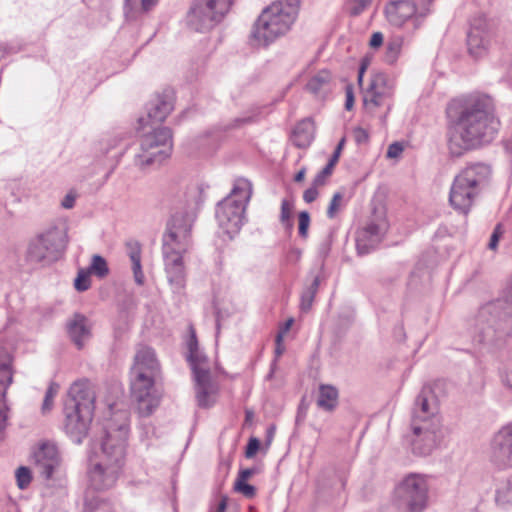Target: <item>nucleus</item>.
<instances>
[{
    "label": "nucleus",
    "instance_id": "obj_1",
    "mask_svg": "<svg viewBox=\"0 0 512 512\" xmlns=\"http://www.w3.org/2000/svg\"><path fill=\"white\" fill-rule=\"evenodd\" d=\"M448 113L451 122L447 148L453 158L491 144L501 127L495 103L487 94L473 93L456 99Z\"/></svg>",
    "mask_w": 512,
    "mask_h": 512
},
{
    "label": "nucleus",
    "instance_id": "obj_2",
    "mask_svg": "<svg viewBox=\"0 0 512 512\" xmlns=\"http://www.w3.org/2000/svg\"><path fill=\"white\" fill-rule=\"evenodd\" d=\"M298 0H277L266 7L254 24L251 40L255 45L267 46L286 34L298 13Z\"/></svg>",
    "mask_w": 512,
    "mask_h": 512
},
{
    "label": "nucleus",
    "instance_id": "obj_3",
    "mask_svg": "<svg viewBox=\"0 0 512 512\" xmlns=\"http://www.w3.org/2000/svg\"><path fill=\"white\" fill-rule=\"evenodd\" d=\"M512 282L507 288V299L482 306L473 320V330L480 343H494L512 329Z\"/></svg>",
    "mask_w": 512,
    "mask_h": 512
},
{
    "label": "nucleus",
    "instance_id": "obj_4",
    "mask_svg": "<svg viewBox=\"0 0 512 512\" xmlns=\"http://www.w3.org/2000/svg\"><path fill=\"white\" fill-rule=\"evenodd\" d=\"M68 242L65 223L50 225L29 241L25 260L32 265L48 266L62 257Z\"/></svg>",
    "mask_w": 512,
    "mask_h": 512
},
{
    "label": "nucleus",
    "instance_id": "obj_5",
    "mask_svg": "<svg viewBox=\"0 0 512 512\" xmlns=\"http://www.w3.org/2000/svg\"><path fill=\"white\" fill-rule=\"evenodd\" d=\"M252 195V184L247 179H238L231 193L218 203L216 219L219 226L230 236L239 232L244 222L246 205Z\"/></svg>",
    "mask_w": 512,
    "mask_h": 512
},
{
    "label": "nucleus",
    "instance_id": "obj_6",
    "mask_svg": "<svg viewBox=\"0 0 512 512\" xmlns=\"http://www.w3.org/2000/svg\"><path fill=\"white\" fill-rule=\"evenodd\" d=\"M195 220L193 208L176 211L167 224L162 238L163 255L185 254L192 246V226Z\"/></svg>",
    "mask_w": 512,
    "mask_h": 512
},
{
    "label": "nucleus",
    "instance_id": "obj_7",
    "mask_svg": "<svg viewBox=\"0 0 512 512\" xmlns=\"http://www.w3.org/2000/svg\"><path fill=\"white\" fill-rule=\"evenodd\" d=\"M429 485L422 474L405 476L394 489V502L404 512H423L428 507Z\"/></svg>",
    "mask_w": 512,
    "mask_h": 512
},
{
    "label": "nucleus",
    "instance_id": "obj_8",
    "mask_svg": "<svg viewBox=\"0 0 512 512\" xmlns=\"http://www.w3.org/2000/svg\"><path fill=\"white\" fill-rule=\"evenodd\" d=\"M128 432L129 428L125 413L116 414L115 418L107 420L104 425L99 458L123 466L126 456Z\"/></svg>",
    "mask_w": 512,
    "mask_h": 512
},
{
    "label": "nucleus",
    "instance_id": "obj_9",
    "mask_svg": "<svg viewBox=\"0 0 512 512\" xmlns=\"http://www.w3.org/2000/svg\"><path fill=\"white\" fill-rule=\"evenodd\" d=\"M172 150V131L159 127L144 133L140 138L139 152L134 156V164L144 169L154 163H161Z\"/></svg>",
    "mask_w": 512,
    "mask_h": 512
},
{
    "label": "nucleus",
    "instance_id": "obj_10",
    "mask_svg": "<svg viewBox=\"0 0 512 512\" xmlns=\"http://www.w3.org/2000/svg\"><path fill=\"white\" fill-rule=\"evenodd\" d=\"M233 3L234 0H194L187 23L197 32H207L224 19Z\"/></svg>",
    "mask_w": 512,
    "mask_h": 512
},
{
    "label": "nucleus",
    "instance_id": "obj_11",
    "mask_svg": "<svg viewBox=\"0 0 512 512\" xmlns=\"http://www.w3.org/2000/svg\"><path fill=\"white\" fill-rule=\"evenodd\" d=\"M413 436L411 449L415 455L427 456L437 449L445 438V430L441 419L432 422H411Z\"/></svg>",
    "mask_w": 512,
    "mask_h": 512
},
{
    "label": "nucleus",
    "instance_id": "obj_12",
    "mask_svg": "<svg viewBox=\"0 0 512 512\" xmlns=\"http://www.w3.org/2000/svg\"><path fill=\"white\" fill-rule=\"evenodd\" d=\"M193 354L189 352L188 361L194 374L197 404L201 408H209L215 403L217 389L211 380L207 358L199 349Z\"/></svg>",
    "mask_w": 512,
    "mask_h": 512
},
{
    "label": "nucleus",
    "instance_id": "obj_13",
    "mask_svg": "<svg viewBox=\"0 0 512 512\" xmlns=\"http://www.w3.org/2000/svg\"><path fill=\"white\" fill-rule=\"evenodd\" d=\"M395 83L385 73H376L372 76L368 88L363 94V105L370 114H375L379 107L385 106L387 111L391 109V100L394 95Z\"/></svg>",
    "mask_w": 512,
    "mask_h": 512
},
{
    "label": "nucleus",
    "instance_id": "obj_14",
    "mask_svg": "<svg viewBox=\"0 0 512 512\" xmlns=\"http://www.w3.org/2000/svg\"><path fill=\"white\" fill-rule=\"evenodd\" d=\"M158 376L130 369L131 397L138 402L139 410L145 416L150 415L158 404V401L153 397Z\"/></svg>",
    "mask_w": 512,
    "mask_h": 512
},
{
    "label": "nucleus",
    "instance_id": "obj_15",
    "mask_svg": "<svg viewBox=\"0 0 512 512\" xmlns=\"http://www.w3.org/2000/svg\"><path fill=\"white\" fill-rule=\"evenodd\" d=\"M123 466L100 459L89 471L90 486L96 491H106L115 486Z\"/></svg>",
    "mask_w": 512,
    "mask_h": 512
},
{
    "label": "nucleus",
    "instance_id": "obj_16",
    "mask_svg": "<svg viewBox=\"0 0 512 512\" xmlns=\"http://www.w3.org/2000/svg\"><path fill=\"white\" fill-rule=\"evenodd\" d=\"M35 469L45 480L53 479L61 468V457L55 444L44 442L34 453Z\"/></svg>",
    "mask_w": 512,
    "mask_h": 512
},
{
    "label": "nucleus",
    "instance_id": "obj_17",
    "mask_svg": "<svg viewBox=\"0 0 512 512\" xmlns=\"http://www.w3.org/2000/svg\"><path fill=\"white\" fill-rule=\"evenodd\" d=\"M65 415V430L67 434L70 435L75 443L80 444L88 433L94 413L87 409L81 410L69 407V404H66Z\"/></svg>",
    "mask_w": 512,
    "mask_h": 512
},
{
    "label": "nucleus",
    "instance_id": "obj_18",
    "mask_svg": "<svg viewBox=\"0 0 512 512\" xmlns=\"http://www.w3.org/2000/svg\"><path fill=\"white\" fill-rule=\"evenodd\" d=\"M481 192L456 175L450 189L449 202L455 210L466 215Z\"/></svg>",
    "mask_w": 512,
    "mask_h": 512
},
{
    "label": "nucleus",
    "instance_id": "obj_19",
    "mask_svg": "<svg viewBox=\"0 0 512 512\" xmlns=\"http://www.w3.org/2000/svg\"><path fill=\"white\" fill-rule=\"evenodd\" d=\"M174 109V91L170 88L164 89L161 94L149 103L147 108V119H139V124L144 129L149 122L161 123Z\"/></svg>",
    "mask_w": 512,
    "mask_h": 512
},
{
    "label": "nucleus",
    "instance_id": "obj_20",
    "mask_svg": "<svg viewBox=\"0 0 512 512\" xmlns=\"http://www.w3.org/2000/svg\"><path fill=\"white\" fill-rule=\"evenodd\" d=\"M434 419H441L438 401L430 387H423L415 400L411 422H432Z\"/></svg>",
    "mask_w": 512,
    "mask_h": 512
},
{
    "label": "nucleus",
    "instance_id": "obj_21",
    "mask_svg": "<svg viewBox=\"0 0 512 512\" xmlns=\"http://www.w3.org/2000/svg\"><path fill=\"white\" fill-rule=\"evenodd\" d=\"M69 407L87 409L94 413L96 393L94 386L88 379L75 381L69 388Z\"/></svg>",
    "mask_w": 512,
    "mask_h": 512
},
{
    "label": "nucleus",
    "instance_id": "obj_22",
    "mask_svg": "<svg viewBox=\"0 0 512 512\" xmlns=\"http://www.w3.org/2000/svg\"><path fill=\"white\" fill-rule=\"evenodd\" d=\"M417 6L409 0H397L389 3L385 7V14L389 23L393 26L401 27L407 20L415 16V26L421 24V18L424 14L416 15Z\"/></svg>",
    "mask_w": 512,
    "mask_h": 512
},
{
    "label": "nucleus",
    "instance_id": "obj_23",
    "mask_svg": "<svg viewBox=\"0 0 512 512\" xmlns=\"http://www.w3.org/2000/svg\"><path fill=\"white\" fill-rule=\"evenodd\" d=\"M491 458L500 467L512 466V424L495 435Z\"/></svg>",
    "mask_w": 512,
    "mask_h": 512
},
{
    "label": "nucleus",
    "instance_id": "obj_24",
    "mask_svg": "<svg viewBox=\"0 0 512 512\" xmlns=\"http://www.w3.org/2000/svg\"><path fill=\"white\" fill-rule=\"evenodd\" d=\"M466 183L480 191L485 189L492 177V167L485 162H470L458 174Z\"/></svg>",
    "mask_w": 512,
    "mask_h": 512
},
{
    "label": "nucleus",
    "instance_id": "obj_25",
    "mask_svg": "<svg viewBox=\"0 0 512 512\" xmlns=\"http://www.w3.org/2000/svg\"><path fill=\"white\" fill-rule=\"evenodd\" d=\"M67 332L71 341L82 349L85 342L91 337V324L86 316L75 313L71 319L67 321Z\"/></svg>",
    "mask_w": 512,
    "mask_h": 512
},
{
    "label": "nucleus",
    "instance_id": "obj_26",
    "mask_svg": "<svg viewBox=\"0 0 512 512\" xmlns=\"http://www.w3.org/2000/svg\"><path fill=\"white\" fill-rule=\"evenodd\" d=\"M163 256L168 281L174 290L180 291L185 286L183 255L168 254Z\"/></svg>",
    "mask_w": 512,
    "mask_h": 512
},
{
    "label": "nucleus",
    "instance_id": "obj_27",
    "mask_svg": "<svg viewBox=\"0 0 512 512\" xmlns=\"http://www.w3.org/2000/svg\"><path fill=\"white\" fill-rule=\"evenodd\" d=\"M131 369L148 374L159 375L160 364L156 358L154 350L147 346L138 347Z\"/></svg>",
    "mask_w": 512,
    "mask_h": 512
},
{
    "label": "nucleus",
    "instance_id": "obj_28",
    "mask_svg": "<svg viewBox=\"0 0 512 512\" xmlns=\"http://www.w3.org/2000/svg\"><path fill=\"white\" fill-rule=\"evenodd\" d=\"M382 229L376 223H369L359 231L356 238V247L359 254H367L382 240Z\"/></svg>",
    "mask_w": 512,
    "mask_h": 512
},
{
    "label": "nucleus",
    "instance_id": "obj_29",
    "mask_svg": "<svg viewBox=\"0 0 512 512\" xmlns=\"http://www.w3.org/2000/svg\"><path fill=\"white\" fill-rule=\"evenodd\" d=\"M13 358L5 348H0V397L6 398L8 387L13 382Z\"/></svg>",
    "mask_w": 512,
    "mask_h": 512
},
{
    "label": "nucleus",
    "instance_id": "obj_30",
    "mask_svg": "<svg viewBox=\"0 0 512 512\" xmlns=\"http://www.w3.org/2000/svg\"><path fill=\"white\" fill-rule=\"evenodd\" d=\"M315 124L311 118L300 121L293 130V143L298 148L308 147L314 139Z\"/></svg>",
    "mask_w": 512,
    "mask_h": 512
},
{
    "label": "nucleus",
    "instance_id": "obj_31",
    "mask_svg": "<svg viewBox=\"0 0 512 512\" xmlns=\"http://www.w3.org/2000/svg\"><path fill=\"white\" fill-rule=\"evenodd\" d=\"M338 390L332 385L322 384L319 387L317 405L325 411H333L338 405Z\"/></svg>",
    "mask_w": 512,
    "mask_h": 512
},
{
    "label": "nucleus",
    "instance_id": "obj_32",
    "mask_svg": "<svg viewBox=\"0 0 512 512\" xmlns=\"http://www.w3.org/2000/svg\"><path fill=\"white\" fill-rule=\"evenodd\" d=\"M320 286V277L315 276L310 285L304 288L301 294L300 309L302 312H309L312 308L315 296Z\"/></svg>",
    "mask_w": 512,
    "mask_h": 512
},
{
    "label": "nucleus",
    "instance_id": "obj_33",
    "mask_svg": "<svg viewBox=\"0 0 512 512\" xmlns=\"http://www.w3.org/2000/svg\"><path fill=\"white\" fill-rule=\"evenodd\" d=\"M330 81V72L322 70L308 81L306 84V89L313 94H318L328 87Z\"/></svg>",
    "mask_w": 512,
    "mask_h": 512
},
{
    "label": "nucleus",
    "instance_id": "obj_34",
    "mask_svg": "<svg viewBox=\"0 0 512 512\" xmlns=\"http://www.w3.org/2000/svg\"><path fill=\"white\" fill-rule=\"evenodd\" d=\"M468 50L471 55L479 57L485 51V42L479 30L472 29L467 35Z\"/></svg>",
    "mask_w": 512,
    "mask_h": 512
},
{
    "label": "nucleus",
    "instance_id": "obj_35",
    "mask_svg": "<svg viewBox=\"0 0 512 512\" xmlns=\"http://www.w3.org/2000/svg\"><path fill=\"white\" fill-rule=\"evenodd\" d=\"M403 45V39L401 37H394L387 42L385 61L388 64L396 62Z\"/></svg>",
    "mask_w": 512,
    "mask_h": 512
},
{
    "label": "nucleus",
    "instance_id": "obj_36",
    "mask_svg": "<svg viewBox=\"0 0 512 512\" xmlns=\"http://www.w3.org/2000/svg\"><path fill=\"white\" fill-rule=\"evenodd\" d=\"M496 502L501 506L512 504V479H507L497 488Z\"/></svg>",
    "mask_w": 512,
    "mask_h": 512
},
{
    "label": "nucleus",
    "instance_id": "obj_37",
    "mask_svg": "<svg viewBox=\"0 0 512 512\" xmlns=\"http://www.w3.org/2000/svg\"><path fill=\"white\" fill-rule=\"evenodd\" d=\"M90 274H94L99 278H104L109 273L106 260L100 255H93L90 266L87 268Z\"/></svg>",
    "mask_w": 512,
    "mask_h": 512
},
{
    "label": "nucleus",
    "instance_id": "obj_38",
    "mask_svg": "<svg viewBox=\"0 0 512 512\" xmlns=\"http://www.w3.org/2000/svg\"><path fill=\"white\" fill-rule=\"evenodd\" d=\"M293 211V204L287 199H283L281 202L280 222L287 229H292L293 223L291 221Z\"/></svg>",
    "mask_w": 512,
    "mask_h": 512
},
{
    "label": "nucleus",
    "instance_id": "obj_39",
    "mask_svg": "<svg viewBox=\"0 0 512 512\" xmlns=\"http://www.w3.org/2000/svg\"><path fill=\"white\" fill-rule=\"evenodd\" d=\"M90 272L87 269H80L74 280V287L79 292L88 290L91 286Z\"/></svg>",
    "mask_w": 512,
    "mask_h": 512
},
{
    "label": "nucleus",
    "instance_id": "obj_40",
    "mask_svg": "<svg viewBox=\"0 0 512 512\" xmlns=\"http://www.w3.org/2000/svg\"><path fill=\"white\" fill-rule=\"evenodd\" d=\"M17 485L20 489H25L29 486L32 476L29 468L21 466L16 470L15 473Z\"/></svg>",
    "mask_w": 512,
    "mask_h": 512
},
{
    "label": "nucleus",
    "instance_id": "obj_41",
    "mask_svg": "<svg viewBox=\"0 0 512 512\" xmlns=\"http://www.w3.org/2000/svg\"><path fill=\"white\" fill-rule=\"evenodd\" d=\"M8 411L6 398L0 397V440L4 437V432L8 422Z\"/></svg>",
    "mask_w": 512,
    "mask_h": 512
},
{
    "label": "nucleus",
    "instance_id": "obj_42",
    "mask_svg": "<svg viewBox=\"0 0 512 512\" xmlns=\"http://www.w3.org/2000/svg\"><path fill=\"white\" fill-rule=\"evenodd\" d=\"M127 254L132 263L141 262V245L137 241L126 243Z\"/></svg>",
    "mask_w": 512,
    "mask_h": 512
},
{
    "label": "nucleus",
    "instance_id": "obj_43",
    "mask_svg": "<svg viewBox=\"0 0 512 512\" xmlns=\"http://www.w3.org/2000/svg\"><path fill=\"white\" fill-rule=\"evenodd\" d=\"M342 199L343 194L341 192L334 193L327 209L328 218L333 219L336 216V214L340 210Z\"/></svg>",
    "mask_w": 512,
    "mask_h": 512
},
{
    "label": "nucleus",
    "instance_id": "obj_44",
    "mask_svg": "<svg viewBox=\"0 0 512 512\" xmlns=\"http://www.w3.org/2000/svg\"><path fill=\"white\" fill-rule=\"evenodd\" d=\"M334 167L335 165L328 161L326 166L315 176L313 180L314 185L323 186L326 183V180L332 175Z\"/></svg>",
    "mask_w": 512,
    "mask_h": 512
},
{
    "label": "nucleus",
    "instance_id": "obj_45",
    "mask_svg": "<svg viewBox=\"0 0 512 512\" xmlns=\"http://www.w3.org/2000/svg\"><path fill=\"white\" fill-rule=\"evenodd\" d=\"M298 220H299V226H298L299 235L305 239L308 236V228L310 225L309 213L307 211L300 212L298 215Z\"/></svg>",
    "mask_w": 512,
    "mask_h": 512
},
{
    "label": "nucleus",
    "instance_id": "obj_46",
    "mask_svg": "<svg viewBox=\"0 0 512 512\" xmlns=\"http://www.w3.org/2000/svg\"><path fill=\"white\" fill-rule=\"evenodd\" d=\"M58 391V385L51 384L46 391L45 398L42 404L43 412L49 411L53 404V398Z\"/></svg>",
    "mask_w": 512,
    "mask_h": 512
},
{
    "label": "nucleus",
    "instance_id": "obj_47",
    "mask_svg": "<svg viewBox=\"0 0 512 512\" xmlns=\"http://www.w3.org/2000/svg\"><path fill=\"white\" fill-rule=\"evenodd\" d=\"M234 490L247 498H253L256 495V488L246 482H235Z\"/></svg>",
    "mask_w": 512,
    "mask_h": 512
},
{
    "label": "nucleus",
    "instance_id": "obj_48",
    "mask_svg": "<svg viewBox=\"0 0 512 512\" xmlns=\"http://www.w3.org/2000/svg\"><path fill=\"white\" fill-rule=\"evenodd\" d=\"M371 3V0H349L350 13L353 16L361 14Z\"/></svg>",
    "mask_w": 512,
    "mask_h": 512
},
{
    "label": "nucleus",
    "instance_id": "obj_49",
    "mask_svg": "<svg viewBox=\"0 0 512 512\" xmlns=\"http://www.w3.org/2000/svg\"><path fill=\"white\" fill-rule=\"evenodd\" d=\"M403 150H404V146L402 143L393 142L392 144L389 145V147L387 149L386 157L389 159H397L400 157Z\"/></svg>",
    "mask_w": 512,
    "mask_h": 512
},
{
    "label": "nucleus",
    "instance_id": "obj_50",
    "mask_svg": "<svg viewBox=\"0 0 512 512\" xmlns=\"http://www.w3.org/2000/svg\"><path fill=\"white\" fill-rule=\"evenodd\" d=\"M354 141L358 144H364L368 142L369 134L362 127H355L352 131Z\"/></svg>",
    "mask_w": 512,
    "mask_h": 512
},
{
    "label": "nucleus",
    "instance_id": "obj_51",
    "mask_svg": "<svg viewBox=\"0 0 512 512\" xmlns=\"http://www.w3.org/2000/svg\"><path fill=\"white\" fill-rule=\"evenodd\" d=\"M132 271H133L135 282L139 286H142L144 284V282H145V276H144V273L142 271L141 262L132 263Z\"/></svg>",
    "mask_w": 512,
    "mask_h": 512
},
{
    "label": "nucleus",
    "instance_id": "obj_52",
    "mask_svg": "<svg viewBox=\"0 0 512 512\" xmlns=\"http://www.w3.org/2000/svg\"><path fill=\"white\" fill-rule=\"evenodd\" d=\"M503 234V228H502V225L501 224H497L496 227L494 228V231L490 237V241L488 243V247L489 249L491 250H495L497 245H498V241H499V238L500 236Z\"/></svg>",
    "mask_w": 512,
    "mask_h": 512
},
{
    "label": "nucleus",
    "instance_id": "obj_53",
    "mask_svg": "<svg viewBox=\"0 0 512 512\" xmlns=\"http://www.w3.org/2000/svg\"><path fill=\"white\" fill-rule=\"evenodd\" d=\"M259 448H260V441L254 437L250 438V440L247 444V447H246L245 456L247 458H252L257 453Z\"/></svg>",
    "mask_w": 512,
    "mask_h": 512
},
{
    "label": "nucleus",
    "instance_id": "obj_54",
    "mask_svg": "<svg viewBox=\"0 0 512 512\" xmlns=\"http://www.w3.org/2000/svg\"><path fill=\"white\" fill-rule=\"evenodd\" d=\"M317 187L318 186H315L314 182H313L312 186L304 191L303 199L305 202L312 203L313 201H315L317 199V197L319 195Z\"/></svg>",
    "mask_w": 512,
    "mask_h": 512
},
{
    "label": "nucleus",
    "instance_id": "obj_55",
    "mask_svg": "<svg viewBox=\"0 0 512 512\" xmlns=\"http://www.w3.org/2000/svg\"><path fill=\"white\" fill-rule=\"evenodd\" d=\"M346 100H345V108L346 110H351L354 106V93L352 85H347L345 88Z\"/></svg>",
    "mask_w": 512,
    "mask_h": 512
},
{
    "label": "nucleus",
    "instance_id": "obj_56",
    "mask_svg": "<svg viewBox=\"0 0 512 512\" xmlns=\"http://www.w3.org/2000/svg\"><path fill=\"white\" fill-rule=\"evenodd\" d=\"M188 350L189 352H192L195 354V351L198 350V341L196 337V333L193 327H190V337L187 342Z\"/></svg>",
    "mask_w": 512,
    "mask_h": 512
},
{
    "label": "nucleus",
    "instance_id": "obj_57",
    "mask_svg": "<svg viewBox=\"0 0 512 512\" xmlns=\"http://www.w3.org/2000/svg\"><path fill=\"white\" fill-rule=\"evenodd\" d=\"M344 144H345V138H342L339 141L338 145L336 146V149L329 160V162L332 163L333 165L337 164Z\"/></svg>",
    "mask_w": 512,
    "mask_h": 512
},
{
    "label": "nucleus",
    "instance_id": "obj_58",
    "mask_svg": "<svg viewBox=\"0 0 512 512\" xmlns=\"http://www.w3.org/2000/svg\"><path fill=\"white\" fill-rule=\"evenodd\" d=\"M383 34L381 32H374L371 36L369 45L372 48H378L383 44Z\"/></svg>",
    "mask_w": 512,
    "mask_h": 512
},
{
    "label": "nucleus",
    "instance_id": "obj_59",
    "mask_svg": "<svg viewBox=\"0 0 512 512\" xmlns=\"http://www.w3.org/2000/svg\"><path fill=\"white\" fill-rule=\"evenodd\" d=\"M76 196L72 192L66 194L64 199L61 202V206L65 209H71L75 205Z\"/></svg>",
    "mask_w": 512,
    "mask_h": 512
},
{
    "label": "nucleus",
    "instance_id": "obj_60",
    "mask_svg": "<svg viewBox=\"0 0 512 512\" xmlns=\"http://www.w3.org/2000/svg\"><path fill=\"white\" fill-rule=\"evenodd\" d=\"M255 473L254 469H243L239 472L238 478L236 482H246L253 474Z\"/></svg>",
    "mask_w": 512,
    "mask_h": 512
},
{
    "label": "nucleus",
    "instance_id": "obj_61",
    "mask_svg": "<svg viewBox=\"0 0 512 512\" xmlns=\"http://www.w3.org/2000/svg\"><path fill=\"white\" fill-rule=\"evenodd\" d=\"M502 382L506 387L512 389V367L505 370L502 375Z\"/></svg>",
    "mask_w": 512,
    "mask_h": 512
},
{
    "label": "nucleus",
    "instance_id": "obj_62",
    "mask_svg": "<svg viewBox=\"0 0 512 512\" xmlns=\"http://www.w3.org/2000/svg\"><path fill=\"white\" fill-rule=\"evenodd\" d=\"M157 2L158 0H141V8L143 11L147 12L152 9Z\"/></svg>",
    "mask_w": 512,
    "mask_h": 512
},
{
    "label": "nucleus",
    "instance_id": "obj_63",
    "mask_svg": "<svg viewBox=\"0 0 512 512\" xmlns=\"http://www.w3.org/2000/svg\"><path fill=\"white\" fill-rule=\"evenodd\" d=\"M275 426L274 425H271L270 427H268L267 431H266V445L269 446L274 438V435H275Z\"/></svg>",
    "mask_w": 512,
    "mask_h": 512
},
{
    "label": "nucleus",
    "instance_id": "obj_64",
    "mask_svg": "<svg viewBox=\"0 0 512 512\" xmlns=\"http://www.w3.org/2000/svg\"><path fill=\"white\" fill-rule=\"evenodd\" d=\"M227 503H228V497L227 496H221V499L218 503V507H217V510L216 512H225L226 508H227Z\"/></svg>",
    "mask_w": 512,
    "mask_h": 512
}]
</instances>
